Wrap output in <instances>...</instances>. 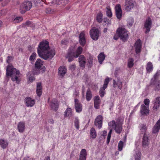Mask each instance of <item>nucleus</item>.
<instances>
[{
	"label": "nucleus",
	"instance_id": "1",
	"mask_svg": "<svg viewBox=\"0 0 160 160\" xmlns=\"http://www.w3.org/2000/svg\"><path fill=\"white\" fill-rule=\"evenodd\" d=\"M37 51L39 57L45 60L52 59L55 54L54 50L50 48L49 42L46 40L40 43Z\"/></svg>",
	"mask_w": 160,
	"mask_h": 160
},
{
	"label": "nucleus",
	"instance_id": "2",
	"mask_svg": "<svg viewBox=\"0 0 160 160\" xmlns=\"http://www.w3.org/2000/svg\"><path fill=\"white\" fill-rule=\"evenodd\" d=\"M20 74V72L15 68L13 67L11 64H9L6 69V76L11 77L12 80L13 81L19 82L18 75Z\"/></svg>",
	"mask_w": 160,
	"mask_h": 160
},
{
	"label": "nucleus",
	"instance_id": "3",
	"mask_svg": "<svg viewBox=\"0 0 160 160\" xmlns=\"http://www.w3.org/2000/svg\"><path fill=\"white\" fill-rule=\"evenodd\" d=\"M74 48L72 47L70 48L66 57L68 58L69 62L72 61L74 58H77L82 53V48L79 46L77 48L75 52H73Z\"/></svg>",
	"mask_w": 160,
	"mask_h": 160
},
{
	"label": "nucleus",
	"instance_id": "4",
	"mask_svg": "<svg viewBox=\"0 0 160 160\" xmlns=\"http://www.w3.org/2000/svg\"><path fill=\"white\" fill-rule=\"evenodd\" d=\"M117 33L121 40L123 41H126L128 38V33L127 30L123 27H119L117 31Z\"/></svg>",
	"mask_w": 160,
	"mask_h": 160
},
{
	"label": "nucleus",
	"instance_id": "5",
	"mask_svg": "<svg viewBox=\"0 0 160 160\" xmlns=\"http://www.w3.org/2000/svg\"><path fill=\"white\" fill-rule=\"evenodd\" d=\"M32 3L30 1H25L20 6V11L21 13H24L29 10L32 7Z\"/></svg>",
	"mask_w": 160,
	"mask_h": 160
},
{
	"label": "nucleus",
	"instance_id": "6",
	"mask_svg": "<svg viewBox=\"0 0 160 160\" xmlns=\"http://www.w3.org/2000/svg\"><path fill=\"white\" fill-rule=\"evenodd\" d=\"M43 61L42 60L40 59H38L35 62V68L36 69V70H35L33 71V73L34 74H38L40 73V70L42 68V69H44V70L45 68V67L44 66L42 68L43 64Z\"/></svg>",
	"mask_w": 160,
	"mask_h": 160
},
{
	"label": "nucleus",
	"instance_id": "7",
	"mask_svg": "<svg viewBox=\"0 0 160 160\" xmlns=\"http://www.w3.org/2000/svg\"><path fill=\"white\" fill-rule=\"evenodd\" d=\"M109 127L112 128L114 129L116 132L118 133H120L122 131V127L121 125L119 124L117 122L116 123L114 120H113L108 123Z\"/></svg>",
	"mask_w": 160,
	"mask_h": 160
},
{
	"label": "nucleus",
	"instance_id": "8",
	"mask_svg": "<svg viewBox=\"0 0 160 160\" xmlns=\"http://www.w3.org/2000/svg\"><path fill=\"white\" fill-rule=\"evenodd\" d=\"M91 37L92 38L95 40L98 39L100 34V32L98 29L95 27H93L90 31Z\"/></svg>",
	"mask_w": 160,
	"mask_h": 160
},
{
	"label": "nucleus",
	"instance_id": "9",
	"mask_svg": "<svg viewBox=\"0 0 160 160\" xmlns=\"http://www.w3.org/2000/svg\"><path fill=\"white\" fill-rule=\"evenodd\" d=\"M109 82V78L107 77L105 79L103 87L100 88L99 93L101 97H103L105 93V89L107 88Z\"/></svg>",
	"mask_w": 160,
	"mask_h": 160
},
{
	"label": "nucleus",
	"instance_id": "10",
	"mask_svg": "<svg viewBox=\"0 0 160 160\" xmlns=\"http://www.w3.org/2000/svg\"><path fill=\"white\" fill-rule=\"evenodd\" d=\"M152 24V20L150 17L148 18L146 20L145 22L144 27L146 28V30L145 31V33H146L148 32L150 30Z\"/></svg>",
	"mask_w": 160,
	"mask_h": 160
},
{
	"label": "nucleus",
	"instance_id": "11",
	"mask_svg": "<svg viewBox=\"0 0 160 160\" xmlns=\"http://www.w3.org/2000/svg\"><path fill=\"white\" fill-rule=\"evenodd\" d=\"M150 142V140L148 135L144 133L142 138V145L144 148H146L149 146Z\"/></svg>",
	"mask_w": 160,
	"mask_h": 160
},
{
	"label": "nucleus",
	"instance_id": "12",
	"mask_svg": "<svg viewBox=\"0 0 160 160\" xmlns=\"http://www.w3.org/2000/svg\"><path fill=\"white\" fill-rule=\"evenodd\" d=\"M134 7L133 1L132 0H126L125 5V9L127 11H129Z\"/></svg>",
	"mask_w": 160,
	"mask_h": 160
},
{
	"label": "nucleus",
	"instance_id": "13",
	"mask_svg": "<svg viewBox=\"0 0 160 160\" xmlns=\"http://www.w3.org/2000/svg\"><path fill=\"white\" fill-rule=\"evenodd\" d=\"M25 102L26 106L28 107L33 106L35 104V100L30 97H27L25 99Z\"/></svg>",
	"mask_w": 160,
	"mask_h": 160
},
{
	"label": "nucleus",
	"instance_id": "14",
	"mask_svg": "<svg viewBox=\"0 0 160 160\" xmlns=\"http://www.w3.org/2000/svg\"><path fill=\"white\" fill-rule=\"evenodd\" d=\"M50 105L52 109L56 111L58 108V102L56 99L54 98L51 102Z\"/></svg>",
	"mask_w": 160,
	"mask_h": 160
},
{
	"label": "nucleus",
	"instance_id": "15",
	"mask_svg": "<svg viewBox=\"0 0 160 160\" xmlns=\"http://www.w3.org/2000/svg\"><path fill=\"white\" fill-rule=\"evenodd\" d=\"M140 112L142 115H147L149 112V107L145 106L144 104H142L141 106Z\"/></svg>",
	"mask_w": 160,
	"mask_h": 160
},
{
	"label": "nucleus",
	"instance_id": "16",
	"mask_svg": "<svg viewBox=\"0 0 160 160\" xmlns=\"http://www.w3.org/2000/svg\"><path fill=\"white\" fill-rule=\"evenodd\" d=\"M79 42L82 46H84L86 44V40L85 37V34L83 32H81L79 34Z\"/></svg>",
	"mask_w": 160,
	"mask_h": 160
},
{
	"label": "nucleus",
	"instance_id": "17",
	"mask_svg": "<svg viewBox=\"0 0 160 160\" xmlns=\"http://www.w3.org/2000/svg\"><path fill=\"white\" fill-rule=\"evenodd\" d=\"M115 9L117 17L118 19H120L122 16V12L120 5L119 4L116 5Z\"/></svg>",
	"mask_w": 160,
	"mask_h": 160
},
{
	"label": "nucleus",
	"instance_id": "18",
	"mask_svg": "<svg viewBox=\"0 0 160 160\" xmlns=\"http://www.w3.org/2000/svg\"><path fill=\"white\" fill-rule=\"evenodd\" d=\"M102 117L101 115H99L97 117L95 121V125L98 126L100 129L102 128Z\"/></svg>",
	"mask_w": 160,
	"mask_h": 160
},
{
	"label": "nucleus",
	"instance_id": "19",
	"mask_svg": "<svg viewBox=\"0 0 160 160\" xmlns=\"http://www.w3.org/2000/svg\"><path fill=\"white\" fill-rule=\"evenodd\" d=\"M134 47L136 53L137 54L141 52L142 47L141 41L140 39L138 40L135 43Z\"/></svg>",
	"mask_w": 160,
	"mask_h": 160
},
{
	"label": "nucleus",
	"instance_id": "20",
	"mask_svg": "<svg viewBox=\"0 0 160 160\" xmlns=\"http://www.w3.org/2000/svg\"><path fill=\"white\" fill-rule=\"evenodd\" d=\"M58 75L61 78H63L67 72V69L65 67L61 66L58 69Z\"/></svg>",
	"mask_w": 160,
	"mask_h": 160
},
{
	"label": "nucleus",
	"instance_id": "21",
	"mask_svg": "<svg viewBox=\"0 0 160 160\" xmlns=\"http://www.w3.org/2000/svg\"><path fill=\"white\" fill-rule=\"evenodd\" d=\"M75 109L76 112H81L82 110V105L79 102L77 99H75L74 100Z\"/></svg>",
	"mask_w": 160,
	"mask_h": 160
},
{
	"label": "nucleus",
	"instance_id": "22",
	"mask_svg": "<svg viewBox=\"0 0 160 160\" xmlns=\"http://www.w3.org/2000/svg\"><path fill=\"white\" fill-rule=\"evenodd\" d=\"M113 86L114 88L118 87L119 89H121L122 87V82L119 78H118L116 81L113 80Z\"/></svg>",
	"mask_w": 160,
	"mask_h": 160
},
{
	"label": "nucleus",
	"instance_id": "23",
	"mask_svg": "<svg viewBox=\"0 0 160 160\" xmlns=\"http://www.w3.org/2000/svg\"><path fill=\"white\" fill-rule=\"evenodd\" d=\"M160 129V119L158 120L155 124L152 129L153 133H158Z\"/></svg>",
	"mask_w": 160,
	"mask_h": 160
},
{
	"label": "nucleus",
	"instance_id": "24",
	"mask_svg": "<svg viewBox=\"0 0 160 160\" xmlns=\"http://www.w3.org/2000/svg\"><path fill=\"white\" fill-rule=\"evenodd\" d=\"M154 106L153 109L157 110L160 106V97H158L155 98L154 101Z\"/></svg>",
	"mask_w": 160,
	"mask_h": 160
},
{
	"label": "nucleus",
	"instance_id": "25",
	"mask_svg": "<svg viewBox=\"0 0 160 160\" xmlns=\"http://www.w3.org/2000/svg\"><path fill=\"white\" fill-rule=\"evenodd\" d=\"M64 118L68 117L70 118L72 116V109L71 108H67L64 112Z\"/></svg>",
	"mask_w": 160,
	"mask_h": 160
},
{
	"label": "nucleus",
	"instance_id": "26",
	"mask_svg": "<svg viewBox=\"0 0 160 160\" xmlns=\"http://www.w3.org/2000/svg\"><path fill=\"white\" fill-rule=\"evenodd\" d=\"M78 61L80 66L84 68L85 64L86 63V59L84 56L82 55H80L78 58Z\"/></svg>",
	"mask_w": 160,
	"mask_h": 160
},
{
	"label": "nucleus",
	"instance_id": "27",
	"mask_svg": "<svg viewBox=\"0 0 160 160\" xmlns=\"http://www.w3.org/2000/svg\"><path fill=\"white\" fill-rule=\"evenodd\" d=\"M86 150L85 149H82L80 154L79 160H86Z\"/></svg>",
	"mask_w": 160,
	"mask_h": 160
},
{
	"label": "nucleus",
	"instance_id": "28",
	"mask_svg": "<svg viewBox=\"0 0 160 160\" xmlns=\"http://www.w3.org/2000/svg\"><path fill=\"white\" fill-rule=\"evenodd\" d=\"M25 123L23 122H20L18 124V131L20 132H22L24 130Z\"/></svg>",
	"mask_w": 160,
	"mask_h": 160
},
{
	"label": "nucleus",
	"instance_id": "29",
	"mask_svg": "<svg viewBox=\"0 0 160 160\" xmlns=\"http://www.w3.org/2000/svg\"><path fill=\"white\" fill-rule=\"evenodd\" d=\"M139 128L142 134L145 133L146 131L148 128L146 124L143 123L140 124Z\"/></svg>",
	"mask_w": 160,
	"mask_h": 160
},
{
	"label": "nucleus",
	"instance_id": "30",
	"mask_svg": "<svg viewBox=\"0 0 160 160\" xmlns=\"http://www.w3.org/2000/svg\"><path fill=\"white\" fill-rule=\"evenodd\" d=\"M100 98L99 96H95L94 98V106L95 108H98Z\"/></svg>",
	"mask_w": 160,
	"mask_h": 160
},
{
	"label": "nucleus",
	"instance_id": "31",
	"mask_svg": "<svg viewBox=\"0 0 160 160\" xmlns=\"http://www.w3.org/2000/svg\"><path fill=\"white\" fill-rule=\"evenodd\" d=\"M90 137L91 139H95L97 136V133L95 129L92 128L90 130Z\"/></svg>",
	"mask_w": 160,
	"mask_h": 160
},
{
	"label": "nucleus",
	"instance_id": "32",
	"mask_svg": "<svg viewBox=\"0 0 160 160\" xmlns=\"http://www.w3.org/2000/svg\"><path fill=\"white\" fill-rule=\"evenodd\" d=\"M153 69V66L151 62H148L146 65V69L148 72L149 73L151 72Z\"/></svg>",
	"mask_w": 160,
	"mask_h": 160
},
{
	"label": "nucleus",
	"instance_id": "33",
	"mask_svg": "<svg viewBox=\"0 0 160 160\" xmlns=\"http://www.w3.org/2000/svg\"><path fill=\"white\" fill-rule=\"evenodd\" d=\"M98 62L100 64H101L103 61L104 60L105 56L103 53L101 52L98 55Z\"/></svg>",
	"mask_w": 160,
	"mask_h": 160
},
{
	"label": "nucleus",
	"instance_id": "34",
	"mask_svg": "<svg viewBox=\"0 0 160 160\" xmlns=\"http://www.w3.org/2000/svg\"><path fill=\"white\" fill-rule=\"evenodd\" d=\"M92 94L90 89L88 88L87 90L86 94V98L87 101H89L92 98Z\"/></svg>",
	"mask_w": 160,
	"mask_h": 160
},
{
	"label": "nucleus",
	"instance_id": "35",
	"mask_svg": "<svg viewBox=\"0 0 160 160\" xmlns=\"http://www.w3.org/2000/svg\"><path fill=\"white\" fill-rule=\"evenodd\" d=\"M0 145L1 147L3 149L6 148L8 146V143L7 141L4 140L3 139L0 140Z\"/></svg>",
	"mask_w": 160,
	"mask_h": 160
},
{
	"label": "nucleus",
	"instance_id": "36",
	"mask_svg": "<svg viewBox=\"0 0 160 160\" xmlns=\"http://www.w3.org/2000/svg\"><path fill=\"white\" fill-rule=\"evenodd\" d=\"M141 153L139 151H137L134 155L135 160H140L141 159Z\"/></svg>",
	"mask_w": 160,
	"mask_h": 160
},
{
	"label": "nucleus",
	"instance_id": "37",
	"mask_svg": "<svg viewBox=\"0 0 160 160\" xmlns=\"http://www.w3.org/2000/svg\"><path fill=\"white\" fill-rule=\"evenodd\" d=\"M102 14L101 12H99L97 15V20L99 23L101 22L102 21Z\"/></svg>",
	"mask_w": 160,
	"mask_h": 160
},
{
	"label": "nucleus",
	"instance_id": "38",
	"mask_svg": "<svg viewBox=\"0 0 160 160\" xmlns=\"http://www.w3.org/2000/svg\"><path fill=\"white\" fill-rule=\"evenodd\" d=\"M134 60L132 58H130L128 60V68H131L133 66Z\"/></svg>",
	"mask_w": 160,
	"mask_h": 160
},
{
	"label": "nucleus",
	"instance_id": "39",
	"mask_svg": "<svg viewBox=\"0 0 160 160\" xmlns=\"http://www.w3.org/2000/svg\"><path fill=\"white\" fill-rule=\"evenodd\" d=\"M74 126L78 130L79 128V121L77 118H76L74 121Z\"/></svg>",
	"mask_w": 160,
	"mask_h": 160
},
{
	"label": "nucleus",
	"instance_id": "40",
	"mask_svg": "<svg viewBox=\"0 0 160 160\" xmlns=\"http://www.w3.org/2000/svg\"><path fill=\"white\" fill-rule=\"evenodd\" d=\"M106 13L108 16L109 18H111L112 16V14L111 10L110 7L108 6L107 7Z\"/></svg>",
	"mask_w": 160,
	"mask_h": 160
},
{
	"label": "nucleus",
	"instance_id": "41",
	"mask_svg": "<svg viewBox=\"0 0 160 160\" xmlns=\"http://www.w3.org/2000/svg\"><path fill=\"white\" fill-rule=\"evenodd\" d=\"M155 90L158 91L160 90V81H158L155 84Z\"/></svg>",
	"mask_w": 160,
	"mask_h": 160
},
{
	"label": "nucleus",
	"instance_id": "42",
	"mask_svg": "<svg viewBox=\"0 0 160 160\" xmlns=\"http://www.w3.org/2000/svg\"><path fill=\"white\" fill-rule=\"evenodd\" d=\"M22 18L21 17H17L14 20L13 22L14 23H18L22 21Z\"/></svg>",
	"mask_w": 160,
	"mask_h": 160
},
{
	"label": "nucleus",
	"instance_id": "43",
	"mask_svg": "<svg viewBox=\"0 0 160 160\" xmlns=\"http://www.w3.org/2000/svg\"><path fill=\"white\" fill-rule=\"evenodd\" d=\"M123 145V142L122 141H120L118 144V150L121 151L122 150Z\"/></svg>",
	"mask_w": 160,
	"mask_h": 160
},
{
	"label": "nucleus",
	"instance_id": "44",
	"mask_svg": "<svg viewBox=\"0 0 160 160\" xmlns=\"http://www.w3.org/2000/svg\"><path fill=\"white\" fill-rule=\"evenodd\" d=\"M143 102L145 106L149 107L150 102V101L149 99H145L144 100Z\"/></svg>",
	"mask_w": 160,
	"mask_h": 160
},
{
	"label": "nucleus",
	"instance_id": "45",
	"mask_svg": "<svg viewBox=\"0 0 160 160\" xmlns=\"http://www.w3.org/2000/svg\"><path fill=\"white\" fill-rule=\"evenodd\" d=\"M93 58L91 57H89L88 59L89 67H91L93 64Z\"/></svg>",
	"mask_w": 160,
	"mask_h": 160
},
{
	"label": "nucleus",
	"instance_id": "46",
	"mask_svg": "<svg viewBox=\"0 0 160 160\" xmlns=\"http://www.w3.org/2000/svg\"><path fill=\"white\" fill-rule=\"evenodd\" d=\"M36 56V53L35 52L33 53L30 56L29 58V59L31 61L33 60L35 58Z\"/></svg>",
	"mask_w": 160,
	"mask_h": 160
},
{
	"label": "nucleus",
	"instance_id": "47",
	"mask_svg": "<svg viewBox=\"0 0 160 160\" xmlns=\"http://www.w3.org/2000/svg\"><path fill=\"white\" fill-rule=\"evenodd\" d=\"M36 90H42L41 83V82H39L37 83Z\"/></svg>",
	"mask_w": 160,
	"mask_h": 160
},
{
	"label": "nucleus",
	"instance_id": "48",
	"mask_svg": "<svg viewBox=\"0 0 160 160\" xmlns=\"http://www.w3.org/2000/svg\"><path fill=\"white\" fill-rule=\"evenodd\" d=\"M128 25L129 27H130L132 25L133 23V19H128Z\"/></svg>",
	"mask_w": 160,
	"mask_h": 160
},
{
	"label": "nucleus",
	"instance_id": "49",
	"mask_svg": "<svg viewBox=\"0 0 160 160\" xmlns=\"http://www.w3.org/2000/svg\"><path fill=\"white\" fill-rule=\"evenodd\" d=\"M76 67L75 64H73L69 67L70 69L72 71H74L76 68Z\"/></svg>",
	"mask_w": 160,
	"mask_h": 160
},
{
	"label": "nucleus",
	"instance_id": "50",
	"mask_svg": "<svg viewBox=\"0 0 160 160\" xmlns=\"http://www.w3.org/2000/svg\"><path fill=\"white\" fill-rule=\"evenodd\" d=\"M12 59V57L11 56H8V57L7 59L6 60V62L8 63H9L11 62Z\"/></svg>",
	"mask_w": 160,
	"mask_h": 160
},
{
	"label": "nucleus",
	"instance_id": "51",
	"mask_svg": "<svg viewBox=\"0 0 160 160\" xmlns=\"http://www.w3.org/2000/svg\"><path fill=\"white\" fill-rule=\"evenodd\" d=\"M36 92L37 95L40 97L42 94V90H36Z\"/></svg>",
	"mask_w": 160,
	"mask_h": 160
},
{
	"label": "nucleus",
	"instance_id": "52",
	"mask_svg": "<svg viewBox=\"0 0 160 160\" xmlns=\"http://www.w3.org/2000/svg\"><path fill=\"white\" fill-rule=\"evenodd\" d=\"M46 12V13L48 14H50L52 13L53 12V11L50 8H48L47 9Z\"/></svg>",
	"mask_w": 160,
	"mask_h": 160
},
{
	"label": "nucleus",
	"instance_id": "53",
	"mask_svg": "<svg viewBox=\"0 0 160 160\" xmlns=\"http://www.w3.org/2000/svg\"><path fill=\"white\" fill-rule=\"evenodd\" d=\"M62 0H56V4L58 5H60L62 4Z\"/></svg>",
	"mask_w": 160,
	"mask_h": 160
},
{
	"label": "nucleus",
	"instance_id": "54",
	"mask_svg": "<svg viewBox=\"0 0 160 160\" xmlns=\"http://www.w3.org/2000/svg\"><path fill=\"white\" fill-rule=\"evenodd\" d=\"M35 79L34 77L33 76H31L29 78V81L30 82H32Z\"/></svg>",
	"mask_w": 160,
	"mask_h": 160
},
{
	"label": "nucleus",
	"instance_id": "55",
	"mask_svg": "<svg viewBox=\"0 0 160 160\" xmlns=\"http://www.w3.org/2000/svg\"><path fill=\"white\" fill-rule=\"evenodd\" d=\"M9 2V0H6L4 2L2 3L3 6L6 5Z\"/></svg>",
	"mask_w": 160,
	"mask_h": 160
},
{
	"label": "nucleus",
	"instance_id": "56",
	"mask_svg": "<svg viewBox=\"0 0 160 160\" xmlns=\"http://www.w3.org/2000/svg\"><path fill=\"white\" fill-rule=\"evenodd\" d=\"M110 136L108 135V137L107 138V140L106 141V143H107V144H108L109 143L110 139Z\"/></svg>",
	"mask_w": 160,
	"mask_h": 160
},
{
	"label": "nucleus",
	"instance_id": "57",
	"mask_svg": "<svg viewBox=\"0 0 160 160\" xmlns=\"http://www.w3.org/2000/svg\"><path fill=\"white\" fill-rule=\"evenodd\" d=\"M119 71H120L119 68H116V70H115V74L116 75H117L118 72H119Z\"/></svg>",
	"mask_w": 160,
	"mask_h": 160
},
{
	"label": "nucleus",
	"instance_id": "58",
	"mask_svg": "<svg viewBox=\"0 0 160 160\" xmlns=\"http://www.w3.org/2000/svg\"><path fill=\"white\" fill-rule=\"evenodd\" d=\"M159 74L158 73V72H157L154 75V78L155 79H156L157 78L158 76L159 75Z\"/></svg>",
	"mask_w": 160,
	"mask_h": 160
},
{
	"label": "nucleus",
	"instance_id": "59",
	"mask_svg": "<svg viewBox=\"0 0 160 160\" xmlns=\"http://www.w3.org/2000/svg\"><path fill=\"white\" fill-rule=\"evenodd\" d=\"M31 23V22L29 21H27L25 23V24L26 25H28L29 26Z\"/></svg>",
	"mask_w": 160,
	"mask_h": 160
},
{
	"label": "nucleus",
	"instance_id": "60",
	"mask_svg": "<svg viewBox=\"0 0 160 160\" xmlns=\"http://www.w3.org/2000/svg\"><path fill=\"white\" fill-rule=\"evenodd\" d=\"M68 1L67 0H64L63 2H62V5H64L65 4H67L68 3Z\"/></svg>",
	"mask_w": 160,
	"mask_h": 160
},
{
	"label": "nucleus",
	"instance_id": "61",
	"mask_svg": "<svg viewBox=\"0 0 160 160\" xmlns=\"http://www.w3.org/2000/svg\"><path fill=\"white\" fill-rule=\"evenodd\" d=\"M118 37L119 36H117L116 35H115L114 37V38H113L114 39H115V40H117L118 38Z\"/></svg>",
	"mask_w": 160,
	"mask_h": 160
},
{
	"label": "nucleus",
	"instance_id": "62",
	"mask_svg": "<svg viewBox=\"0 0 160 160\" xmlns=\"http://www.w3.org/2000/svg\"><path fill=\"white\" fill-rule=\"evenodd\" d=\"M112 129H111L109 131V132L108 135L111 136V134L112 133Z\"/></svg>",
	"mask_w": 160,
	"mask_h": 160
},
{
	"label": "nucleus",
	"instance_id": "63",
	"mask_svg": "<svg viewBox=\"0 0 160 160\" xmlns=\"http://www.w3.org/2000/svg\"><path fill=\"white\" fill-rule=\"evenodd\" d=\"M49 122L51 124H53L54 123V121L53 119H50L49 121Z\"/></svg>",
	"mask_w": 160,
	"mask_h": 160
},
{
	"label": "nucleus",
	"instance_id": "64",
	"mask_svg": "<svg viewBox=\"0 0 160 160\" xmlns=\"http://www.w3.org/2000/svg\"><path fill=\"white\" fill-rule=\"evenodd\" d=\"M44 160H50V157L49 156H48L46 157Z\"/></svg>",
	"mask_w": 160,
	"mask_h": 160
}]
</instances>
